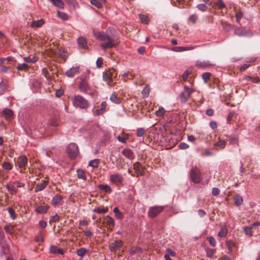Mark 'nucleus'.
<instances>
[{
	"label": "nucleus",
	"instance_id": "f257e3e1",
	"mask_svg": "<svg viewBox=\"0 0 260 260\" xmlns=\"http://www.w3.org/2000/svg\"><path fill=\"white\" fill-rule=\"evenodd\" d=\"M73 104L75 107L81 109H86L89 106L88 101L79 95L75 96L73 100Z\"/></svg>",
	"mask_w": 260,
	"mask_h": 260
},
{
	"label": "nucleus",
	"instance_id": "f03ea898",
	"mask_svg": "<svg viewBox=\"0 0 260 260\" xmlns=\"http://www.w3.org/2000/svg\"><path fill=\"white\" fill-rule=\"evenodd\" d=\"M190 176L191 180L195 183H198L201 181L200 171L196 166L191 168L190 171Z\"/></svg>",
	"mask_w": 260,
	"mask_h": 260
},
{
	"label": "nucleus",
	"instance_id": "7ed1b4c3",
	"mask_svg": "<svg viewBox=\"0 0 260 260\" xmlns=\"http://www.w3.org/2000/svg\"><path fill=\"white\" fill-rule=\"evenodd\" d=\"M67 152L72 159H74L79 154L78 146L74 143L70 144L67 148Z\"/></svg>",
	"mask_w": 260,
	"mask_h": 260
},
{
	"label": "nucleus",
	"instance_id": "20e7f679",
	"mask_svg": "<svg viewBox=\"0 0 260 260\" xmlns=\"http://www.w3.org/2000/svg\"><path fill=\"white\" fill-rule=\"evenodd\" d=\"M235 35L239 37H250L252 36V31L248 28L244 27H236L234 30Z\"/></svg>",
	"mask_w": 260,
	"mask_h": 260
},
{
	"label": "nucleus",
	"instance_id": "39448f33",
	"mask_svg": "<svg viewBox=\"0 0 260 260\" xmlns=\"http://www.w3.org/2000/svg\"><path fill=\"white\" fill-rule=\"evenodd\" d=\"M194 91L192 88L186 85L184 86V91L181 92L179 96V100L182 103H185L190 96L191 94Z\"/></svg>",
	"mask_w": 260,
	"mask_h": 260
},
{
	"label": "nucleus",
	"instance_id": "423d86ee",
	"mask_svg": "<svg viewBox=\"0 0 260 260\" xmlns=\"http://www.w3.org/2000/svg\"><path fill=\"white\" fill-rule=\"evenodd\" d=\"M107 42L100 45V47L103 50H106L108 48H111L118 44L119 42L114 38L110 37L107 41Z\"/></svg>",
	"mask_w": 260,
	"mask_h": 260
},
{
	"label": "nucleus",
	"instance_id": "0eeeda50",
	"mask_svg": "<svg viewBox=\"0 0 260 260\" xmlns=\"http://www.w3.org/2000/svg\"><path fill=\"white\" fill-rule=\"evenodd\" d=\"M164 209V206H153L149 208L148 215L151 218H154L157 216Z\"/></svg>",
	"mask_w": 260,
	"mask_h": 260
},
{
	"label": "nucleus",
	"instance_id": "6e6552de",
	"mask_svg": "<svg viewBox=\"0 0 260 260\" xmlns=\"http://www.w3.org/2000/svg\"><path fill=\"white\" fill-rule=\"evenodd\" d=\"M124 180L123 176L119 173H114L110 175L109 181L111 183L119 185L122 183Z\"/></svg>",
	"mask_w": 260,
	"mask_h": 260
},
{
	"label": "nucleus",
	"instance_id": "1a4fd4ad",
	"mask_svg": "<svg viewBox=\"0 0 260 260\" xmlns=\"http://www.w3.org/2000/svg\"><path fill=\"white\" fill-rule=\"evenodd\" d=\"M28 159L25 155L20 156L17 160V164L19 169H20V172L23 173V169L25 168V166L27 164Z\"/></svg>",
	"mask_w": 260,
	"mask_h": 260
},
{
	"label": "nucleus",
	"instance_id": "9d476101",
	"mask_svg": "<svg viewBox=\"0 0 260 260\" xmlns=\"http://www.w3.org/2000/svg\"><path fill=\"white\" fill-rule=\"evenodd\" d=\"M214 66L209 60H197L196 62L195 66L199 68H208Z\"/></svg>",
	"mask_w": 260,
	"mask_h": 260
},
{
	"label": "nucleus",
	"instance_id": "9b49d317",
	"mask_svg": "<svg viewBox=\"0 0 260 260\" xmlns=\"http://www.w3.org/2000/svg\"><path fill=\"white\" fill-rule=\"evenodd\" d=\"M112 72L111 71H107L103 73V80L106 82L109 85H112Z\"/></svg>",
	"mask_w": 260,
	"mask_h": 260
},
{
	"label": "nucleus",
	"instance_id": "f8f14e48",
	"mask_svg": "<svg viewBox=\"0 0 260 260\" xmlns=\"http://www.w3.org/2000/svg\"><path fill=\"white\" fill-rule=\"evenodd\" d=\"M120 156L119 154L117 152H112V153L110 155V161L113 165H116L117 168L118 169H120L119 165L118 164V160Z\"/></svg>",
	"mask_w": 260,
	"mask_h": 260
},
{
	"label": "nucleus",
	"instance_id": "ddd939ff",
	"mask_svg": "<svg viewBox=\"0 0 260 260\" xmlns=\"http://www.w3.org/2000/svg\"><path fill=\"white\" fill-rule=\"evenodd\" d=\"M94 37L100 41H106L110 36L103 31L93 32Z\"/></svg>",
	"mask_w": 260,
	"mask_h": 260
},
{
	"label": "nucleus",
	"instance_id": "4468645a",
	"mask_svg": "<svg viewBox=\"0 0 260 260\" xmlns=\"http://www.w3.org/2000/svg\"><path fill=\"white\" fill-rule=\"evenodd\" d=\"M122 245H123V243H122V241L120 240H118L115 241L114 242L111 243L109 245V248L111 251H115L117 249L121 247L122 246Z\"/></svg>",
	"mask_w": 260,
	"mask_h": 260
},
{
	"label": "nucleus",
	"instance_id": "2eb2a0df",
	"mask_svg": "<svg viewBox=\"0 0 260 260\" xmlns=\"http://www.w3.org/2000/svg\"><path fill=\"white\" fill-rule=\"evenodd\" d=\"M79 88L82 92H86L90 90V87L87 81L85 80H82L80 82L79 85Z\"/></svg>",
	"mask_w": 260,
	"mask_h": 260
},
{
	"label": "nucleus",
	"instance_id": "dca6fc26",
	"mask_svg": "<svg viewBox=\"0 0 260 260\" xmlns=\"http://www.w3.org/2000/svg\"><path fill=\"white\" fill-rule=\"evenodd\" d=\"M79 69V68L78 67H73L66 72V75L68 77H73L78 72Z\"/></svg>",
	"mask_w": 260,
	"mask_h": 260
},
{
	"label": "nucleus",
	"instance_id": "f3484780",
	"mask_svg": "<svg viewBox=\"0 0 260 260\" xmlns=\"http://www.w3.org/2000/svg\"><path fill=\"white\" fill-rule=\"evenodd\" d=\"M235 12V18L236 22L238 23H240L241 20L244 17V12L240 9H238L237 8H234Z\"/></svg>",
	"mask_w": 260,
	"mask_h": 260
},
{
	"label": "nucleus",
	"instance_id": "a211bd4d",
	"mask_svg": "<svg viewBox=\"0 0 260 260\" xmlns=\"http://www.w3.org/2000/svg\"><path fill=\"white\" fill-rule=\"evenodd\" d=\"M122 154L130 160H133L135 157L133 152L129 149L126 148L123 149L122 151Z\"/></svg>",
	"mask_w": 260,
	"mask_h": 260
},
{
	"label": "nucleus",
	"instance_id": "6ab92c4d",
	"mask_svg": "<svg viewBox=\"0 0 260 260\" xmlns=\"http://www.w3.org/2000/svg\"><path fill=\"white\" fill-rule=\"evenodd\" d=\"M133 169L138 175L143 174V171L141 164L139 162H135L133 165Z\"/></svg>",
	"mask_w": 260,
	"mask_h": 260
},
{
	"label": "nucleus",
	"instance_id": "aec40b11",
	"mask_svg": "<svg viewBox=\"0 0 260 260\" xmlns=\"http://www.w3.org/2000/svg\"><path fill=\"white\" fill-rule=\"evenodd\" d=\"M196 46H190V47H176L172 49V50L176 52H182L188 50H191L194 49Z\"/></svg>",
	"mask_w": 260,
	"mask_h": 260
},
{
	"label": "nucleus",
	"instance_id": "412c9836",
	"mask_svg": "<svg viewBox=\"0 0 260 260\" xmlns=\"http://www.w3.org/2000/svg\"><path fill=\"white\" fill-rule=\"evenodd\" d=\"M45 23V21L43 19L33 21L31 22L30 26L33 28H38L41 27Z\"/></svg>",
	"mask_w": 260,
	"mask_h": 260
},
{
	"label": "nucleus",
	"instance_id": "4be33fe9",
	"mask_svg": "<svg viewBox=\"0 0 260 260\" xmlns=\"http://www.w3.org/2000/svg\"><path fill=\"white\" fill-rule=\"evenodd\" d=\"M53 6L59 9H63L64 8V4L61 0H48Z\"/></svg>",
	"mask_w": 260,
	"mask_h": 260
},
{
	"label": "nucleus",
	"instance_id": "5701e85b",
	"mask_svg": "<svg viewBox=\"0 0 260 260\" xmlns=\"http://www.w3.org/2000/svg\"><path fill=\"white\" fill-rule=\"evenodd\" d=\"M48 183V181L44 180L41 184L37 185L35 188V192H38L43 190L46 187Z\"/></svg>",
	"mask_w": 260,
	"mask_h": 260
},
{
	"label": "nucleus",
	"instance_id": "b1692460",
	"mask_svg": "<svg viewBox=\"0 0 260 260\" xmlns=\"http://www.w3.org/2000/svg\"><path fill=\"white\" fill-rule=\"evenodd\" d=\"M49 249H50V252L53 254H56V253H59V254H63V250L59 248L57 246H55V245L51 246L50 247Z\"/></svg>",
	"mask_w": 260,
	"mask_h": 260
},
{
	"label": "nucleus",
	"instance_id": "393cba45",
	"mask_svg": "<svg viewBox=\"0 0 260 260\" xmlns=\"http://www.w3.org/2000/svg\"><path fill=\"white\" fill-rule=\"evenodd\" d=\"M4 117L6 119L11 118L13 115V111L8 108L5 109L3 111Z\"/></svg>",
	"mask_w": 260,
	"mask_h": 260
},
{
	"label": "nucleus",
	"instance_id": "a878e982",
	"mask_svg": "<svg viewBox=\"0 0 260 260\" xmlns=\"http://www.w3.org/2000/svg\"><path fill=\"white\" fill-rule=\"evenodd\" d=\"M106 223L109 226V228L112 229L115 226V221L114 219L109 216H106Z\"/></svg>",
	"mask_w": 260,
	"mask_h": 260
},
{
	"label": "nucleus",
	"instance_id": "bb28decb",
	"mask_svg": "<svg viewBox=\"0 0 260 260\" xmlns=\"http://www.w3.org/2000/svg\"><path fill=\"white\" fill-rule=\"evenodd\" d=\"M6 187L10 194H15L17 192V189L15 188L14 184H7Z\"/></svg>",
	"mask_w": 260,
	"mask_h": 260
},
{
	"label": "nucleus",
	"instance_id": "cd10ccee",
	"mask_svg": "<svg viewBox=\"0 0 260 260\" xmlns=\"http://www.w3.org/2000/svg\"><path fill=\"white\" fill-rule=\"evenodd\" d=\"M94 212H96L99 214H105L108 212V209L107 208H105L104 207H100L95 208L93 210Z\"/></svg>",
	"mask_w": 260,
	"mask_h": 260
},
{
	"label": "nucleus",
	"instance_id": "c85d7f7f",
	"mask_svg": "<svg viewBox=\"0 0 260 260\" xmlns=\"http://www.w3.org/2000/svg\"><path fill=\"white\" fill-rule=\"evenodd\" d=\"M99 188L108 193H110L112 191L111 187L108 184H100Z\"/></svg>",
	"mask_w": 260,
	"mask_h": 260
},
{
	"label": "nucleus",
	"instance_id": "c756f323",
	"mask_svg": "<svg viewBox=\"0 0 260 260\" xmlns=\"http://www.w3.org/2000/svg\"><path fill=\"white\" fill-rule=\"evenodd\" d=\"M110 100L111 102L116 104H120L121 102L120 99L118 98L114 92L111 95Z\"/></svg>",
	"mask_w": 260,
	"mask_h": 260
},
{
	"label": "nucleus",
	"instance_id": "7c9ffc66",
	"mask_svg": "<svg viewBox=\"0 0 260 260\" xmlns=\"http://www.w3.org/2000/svg\"><path fill=\"white\" fill-rule=\"evenodd\" d=\"M56 15L58 18H59L63 20H67L69 19V16L68 14L63 12L57 11Z\"/></svg>",
	"mask_w": 260,
	"mask_h": 260
},
{
	"label": "nucleus",
	"instance_id": "2f4dec72",
	"mask_svg": "<svg viewBox=\"0 0 260 260\" xmlns=\"http://www.w3.org/2000/svg\"><path fill=\"white\" fill-rule=\"evenodd\" d=\"M38 60V57L36 56H33L32 57L27 56L24 58V61L29 63H35Z\"/></svg>",
	"mask_w": 260,
	"mask_h": 260
},
{
	"label": "nucleus",
	"instance_id": "473e14b6",
	"mask_svg": "<svg viewBox=\"0 0 260 260\" xmlns=\"http://www.w3.org/2000/svg\"><path fill=\"white\" fill-rule=\"evenodd\" d=\"M78 43L81 48H85L87 46L86 40L83 37H80L78 38Z\"/></svg>",
	"mask_w": 260,
	"mask_h": 260
},
{
	"label": "nucleus",
	"instance_id": "72a5a7b5",
	"mask_svg": "<svg viewBox=\"0 0 260 260\" xmlns=\"http://www.w3.org/2000/svg\"><path fill=\"white\" fill-rule=\"evenodd\" d=\"M107 106V103L106 102H102L101 103V108L96 110V113L98 115L102 114L105 111Z\"/></svg>",
	"mask_w": 260,
	"mask_h": 260
},
{
	"label": "nucleus",
	"instance_id": "f704fd0d",
	"mask_svg": "<svg viewBox=\"0 0 260 260\" xmlns=\"http://www.w3.org/2000/svg\"><path fill=\"white\" fill-rule=\"evenodd\" d=\"M113 212L115 213V217L117 219H121L123 218L122 213L119 210L117 207L113 209Z\"/></svg>",
	"mask_w": 260,
	"mask_h": 260
},
{
	"label": "nucleus",
	"instance_id": "c9c22d12",
	"mask_svg": "<svg viewBox=\"0 0 260 260\" xmlns=\"http://www.w3.org/2000/svg\"><path fill=\"white\" fill-rule=\"evenodd\" d=\"M48 209V208L47 206H39L38 207H37L36 209V211L40 214H44V213H45L47 211Z\"/></svg>",
	"mask_w": 260,
	"mask_h": 260
},
{
	"label": "nucleus",
	"instance_id": "e433bc0d",
	"mask_svg": "<svg viewBox=\"0 0 260 260\" xmlns=\"http://www.w3.org/2000/svg\"><path fill=\"white\" fill-rule=\"evenodd\" d=\"M150 86L148 85H146L144 88L142 90L141 93L144 97L146 98L148 96L150 93Z\"/></svg>",
	"mask_w": 260,
	"mask_h": 260
},
{
	"label": "nucleus",
	"instance_id": "4c0bfd02",
	"mask_svg": "<svg viewBox=\"0 0 260 260\" xmlns=\"http://www.w3.org/2000/svg\"><path fill=\"white\" fill-rule=\"evenodd\" d=\"M77 177L79 179L83 180H86V178L84 171L81 169H78L77 170Z\"/></svg>",
	"mask_w": 260,
	"mask_h": 260
},
{
	"label": "nucleus",
	"instance_id": "58836bf2",
	"mask_svg": "<svg viewBox=\"0 0 260 260\" xmlns=\"http://www.w3.org/2000/svg\"><path fill=\"white\" fill-rule=\"evenodd\" d=\"M7 82L2 81L0 83V95L2 94L7 89Z\"/></svg>",
	"mask_w": 260,
	"mask_h": 260
},
{
	"label": "nucleus",
	"instance_id": "ea45409f",
	"mask_svg": "<svg viewBox=\"0 0 260 260\" xmlns=\"http://www.w3.org/2000/svg\"><path fill=\"white\" fill-rule=\"evenodd\" d=\"M228 234V230L226 228H222L218 233V236L222 238L226 236Z\"/></svg>",
	"mask_w": 260,
	"mask_h": 260
},
{
	"label": "nucleus",
	"instance_id": "a19ab883",
	"mask_svg": "<svg viewBox=\"0 0 260 260\" xmlns=\"http://www.w3.org/2000/svg\"><path fill=\"white\" fill-rule=\"evenodd\" d=\"M205 250L206 252L207 256L210 258L212 257L215 253V250L208 247L205 248Z\"/></svg>",
	"mask_w": 260,
	"mask_h": 260
},
{
	"label": "nucleus",
	"instance_id": "79ce46f5",
	"mask_svg": "<svg viewBox=\"0 0 260 260\" xmlns=\"http://www.w3.org/2000/svg\"><path fill=\"white\" fill-rule=\"evenodd\" d=\"M99 164V160L98 159H94L90 160L89 162L88 165L93 168H96L98 167Z\"/></svg>",
	"mask_w": 260,
	"mask_h": 260
},
{
	"label": "nucleus",
	"instance_id": "37998d69",
	"mask_svg": "<svg viewBox=\"0 0 260 260\" xmlns=\"http://www.w3.org/2000/svg\"><path fill=\"white\" fill-rule=\"evenodd\" d=\"M62 198L61 196H55L52 199V204L54 205H57V204L60 202V201L62 200Z\"/></svg>",
	"mask_w": 260,
	"mask_h": 260
},
{
	"label": "nucleus",
	"instance_id": "c03bdc74",
	"mask_svg": "<svg viewBox=\"0 0 260 260\" xmlns=\"http://www.w3.org/2000/svg\"><path fill=\"white\" fill-rule=\"evenodd\" d=\"M128 138V134H124L123 136H117V139L118 141L122 143H125L126 140Z\"/></svg>",
	"mask_w": 260,
	"mask_h": 260
},
{
	"label": "nucleus",
	"instance_id": "a18cd8bd",
	"mask_svg": "<svg viewBox=\"0 0 260 260\" xmlns=\"http://www.w3.org/2000/svg\"><path fill=\"white\" fill-rule=\"evenodd\" d=\"M245 79L246 80H250L253 83H257L260 81V78L258 77H250V76H247L245 78Z\"/></svg>",
	"mask_w": 260,
	"mask_h": 260
},
{
	"label": "nucleus",
	"instance_id": "49530a36",
	"mask_svg": "<svg viewBox=\"0 0 260 260\" xmlns=\"http://www.w3.org/2000/svg\"><path fill=\"white\" fill-rule=\"evenodd\" d=\"M139 16L141 21L143 23L147 24L149 23V19L147 16L142 14H140Z\"/></svg>",
	"mask_w": 260,
	"mask_h": 260
},
{
	"label": "nucleus",
	"instance_id": "de8ad7c7",
	"mask_svg": "<svg viewBox=\"0 0 260 260\" xmlns=\"http://www.w3.org/2000/svg\"><path fill=\"white\" fill-rule=\"evenodd\" d=\"M235 201L237 206H240L243 203V200L241 196L239 195L236 196L235 198Z\"/></svg>",
	"mask_w": 260,
	"mask_h": 260
},
{
	"label": "nucleus",
	"instance_id": "09e8293b",
	"mask_svg": "<svg viewBox=\"0 0 260 260\" xmlns=\"http://www.w3.org/2000/svg\"><path fill=\"white\" fill-rule=\"evenodd\" d=\"M88 251L84 248H81L79 249L77 251V254L78 255L83 257Z\"/></svg>",
	"mask_w": 260,
	"mask_h": 260
},
{
	"label": "nucleus",
	"instance_id": "8fccbe9b",
	"mask_svg": "<svg viewBox=\"0 0 260 260\" xmlns=\"http://www.w3.org/2000/svg\"><path fill=\"white\" fill-rule=\"evenodd\" d=\"M90 3L99 9L101 8L103 6L102 3L98 0H91Z\"/></svg>",
	"mask_w": 260,
	"mask_h": 260
},
{
	"label": "nucleus",
	"instance_id": "3c124183",
	"mask_svg": "<svg viewBox=\"0 0 260 260\" xmlns=\"http://www.w3.org/2000/svg\"><path fill=\"white\" fill-rule=\"evenodd\" d=\"M57 54L58 55V56L63 58V59H66L68 57L67 53L65 51H64L63 50H59L57 51Z\"/></svg>",
	"mask_w": 260,
	"mask_h": 260
},
{
	"label": "nucleus",
	"instance_id": "603ef678",
	"mask_svg": "<svg viewBox=\"0 0 260 260\" xmlns=\"http://www.w3.org/2000/svg\"><path fill=\"white\" fill-rule=\"evenodd\" d=\"M211 74L210 73L206 72L202 74V78L205 83H207L208 80L210 79Z\"/></svg>",
	"mask_w": 260,
	"mask_h": 260
},
{
	"label": "nucleus",
	"instance_id": "864d4df0",
	"mask_svg": "<svg viewBox=\"0 0 260 260\" xmlns=\"http://www.w3.org/2000/svg\"><path fill=\"white\" fill-rule=\"evenodd\" d=\"M2 167L6 170H11L12 169V167L9 162H4L2 165Z\"/></svg>",
	"mask_w": 260,
	"mask_h": 260
},
{
	"label": "nucleus",
	"instance_id": "5fc2aeb1",
	"mask_svg": "<svg viewBox=\"0 0 260 260\" xmlns=\"http://www.w3.org/2000/svg\"><path fill=\"white\" fill-rule=\"evenodd\" d=\"M165 113V109L162 107H160L158 110H156L155 112V115L157 116H162Z\"/></svg>",
	"mask_w": 260,
	"mask_h": 260
},
{
	"label": "nucleus",
	"instance_id": "6e6d98bb",
	"mask_svg": "<svg viewBox=\"0 0 260 260\" xmlns=\"http://www.w3.org/2000/svg\"><path fill=\"white\" fill-rule=\"evenodd\" d=\"M207 240L209 241L211 246L215 247L216 246V241L213 237L210 236L207 237Z\"/></svg>",
	"mask_w": 260,
	"mask_h": 260
},
{
	"label": "nucleus",
	"instance_id": "4d7b16f0",
	"mask_svg": "<svg viewBox=\"0 0 260 260\" xmlns=\"http://www.w3.org/2000/svg\"><path fill=\"white\" fill-rule=\"evenodd\" d=\"M216 5L219 9H221L225 7V5L222 0H218L216 3Z\"/></svg>",
	"mask_w": 260,
	"mask_h": 260
},
{
	"label": "nucleus",
	"instance_id": "13d9d810",
	"mask_svg": "<svg viewBox=\"0 0 260 260\" xmlns=\"http://www.w3.org/2000/svg\"><path fill=\"white\" fill-rule=\"evenodd\" d=\"M36 241L37 242H44V236L43 233H39L36 237Z\"/></svg>",
	"mask_w": 260,
	"mask_h": 260
},
{
	"label": "nucleus",
	"instance_id": "bf43d9fd",
	"mask_svg": "<svg viewBox=\"0 0 260 260\" xmlns=\"http://www.w3.org/2000/svg\"><path fill=\"white\" fill-rule=\"evenodd\" d=\"M28 66L27 64H25V63H21V64H19L17 67V69L18 70H21V71H23V70H26L27 68H28Z\"/></svg>",
	"mask_w": 260,
	"mask_h": 260
},
{
	"label": "nucleus",
	"instance_id": "052dcab7",
	"mask_svg": "<svg viewBox=\"0 0 260 260\" xmlns=\"http://www.w3.org/2000/svg\"><path fill=\"white\" fill-rule=\"evenodd\" d=\"M8 211L10 214V217L12 219H15L16 218L15 211L11 208H9Z\"/></svg>",
	"mask_w": 260,
	"mask_h": 260
},
{
	"label": "nucleus",
	"instance_id": "680f3d73",
	"mask_svg": "<svg viewBox=\"0 0 260 260\" xmlns=\"http://www.w3.org/2000/svg\"><path fill=\"white\" fill-rule=\"evenodd\" d=\"M252 225L251 226L245 227L244 228V231H245V233L250 236H252Z\"/></svg>",
	"mask_w": 260,
	"mask_h": 260
},
{
	"label": "nucleus",
	"instance_id": "e2e57ef3",
	"mask_svg": "<svg viewBox=\"0 0 260 260\" xmlns=\"http://www.w3.org/2000/svg\"><path fill=\"white\" fill-rule=\"evenodd\" d=\"M145 129L143 128H139L137 129V135L138 137H142L145 133Z\"/></svg>",
	"mask_w": 260,
	"mask_h": 260
},
{
	"label": "nucleus",
	"instance_id": "0e129e2a",
	"mask_svg": "<svg viewBox=\"0 0 260 260\" xmlns=\"http://www.w3.org/2000/svg\"><path fill=\"white\" fill-rule=\"evenodd\" d=\"M226 142L223 140H220L217 142L215 145L218 147L223 148L225 145Z\"/></svg>",
	"mask_w": 260,
	"mask_h": 260
},
{
	"label": "nucleus",
	"instance_id": "69168bd1",
	"mask_svg": "<svg viewBox=\"0 0 260 260\" xmlns=\"http://www.w3.org/2000/svg\"><path fill=\"white\" fill-rule=\"evenodd\" d=\"M190 72H191L189 70H186L185 72H184L182 75V79L184 81H186L188 79V77L189 74H190Z\"/></svg>",
	"mask_w": 260,
	"mask_h": 260
},
{
	"label": "nucleus",
	"instance_id": "338daca9",
	"mask_svg": "<svg viewBox=\"0 0 260 260\" xmlns=\"http://www.w3.org/2000/svg\"><path fill=\"white\" fill-rule=\"evenodd\" d=\"M167 254L165 255H169V256L170 257V256H175L176 255V253L172 250L170 248H167L166 249Z\"/></svg>",
	"mask_w": 260,
	"mask_h": 260
},
{
	"label": "nucleus",
	"instance_id": "774afa93",
	"mask_svg": "<svg viewBox=\"0 0 260 260\" xmlns=\"http://www.w3.org/2000/svg\"><path fill=\"white\" fill-rule=\"evenodd\" d=\"M189 19L193 23H195L198 19V16L196 14H193L189 17Z\"/></svg>",
	"mask_w": 260,
	"mask_h": 260
}]
</instances>
